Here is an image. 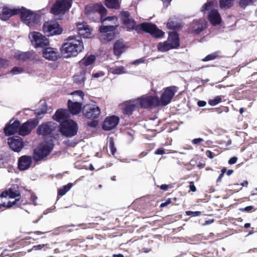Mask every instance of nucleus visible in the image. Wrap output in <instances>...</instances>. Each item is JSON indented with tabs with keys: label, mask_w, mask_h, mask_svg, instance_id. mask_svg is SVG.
Instances as JSON below:
<instances>
[{
	"label": "nucleus",
	"mask_w": 257,
	"mask_h": 257,
	"mask_svg": "<svg viewBox=\"0 0 257 257\" xmlns=\"http://www.w3.org/2000/svg\"><path fill=\"white\" fill-rule=\"evenodd\" d=\"M84 14L89 19L95 22L104 23L106 20L112 21L114 25L100 27V39L103 41H110L115 38L116 35L114 31L119 26L118 19L116 16L103 19L106 15V10L102 5L98 4L87 5L85 7Z\"/></svg>",
	"instance_id": "obj_1"
},
{
	"label": "nucleus",
	"mask_w": 257,
	"mask_h": 257,
	"mask_svg": "<svg viewBox=\"0 0 257 257\" xmlns=\"http://www.w3.org/2000/svg\"><path fill=\"white\" fill-rule=\"evenodd\" d=\"M120 19L125 27L127 29H136L137 31L143 30L155 37H161L165 34L164 32L158 29L155 25L152 23H144L136 26V22L130 18V14L127 12H121Z\"/></svg>",
	"instance_id": "obj_2"
},
{
	"label": "nucleus",
	"mask_w": 257,
	"mask_h": 257,
	"mask_svg": "<svg viewBox=\"0 0 257 257\" xmlns=\"http://www.w3.org/2000/svg\"><path fill=\"white\" fill-rule=\"evenodd\" d=\"M84 49V45L80 39L69 37L60 48L62 55L64 58H70L77 56Z\"/></svg>",
	"instance_id": "obj_3"
},
{
	"label": "nucleus",
	"mask_w": 257,
	"mask_h": 257,
	"mask_svg": "<svg viewBox=\"0 0 257 257\" xmlns=\"http://www.w3.org/2000/svg\"><path fill=\"white\" fill-rule=\"evenodd\" d=\"M71 0H57L51 9L56 19H61L71 7Z\"/></svg>",
	"instance_id": "obj_4"
},
{
	"label": "nucleus",
	"mask_w": 257,
	"mask_h": 257,
	"mask_svg": "<svg viewBox=\"0 0 257 257\" xmlns=\"http://www.w3.org/2000/svg\"><path fill=\"white\" fill-rule=\"evenodd\" d=\"M179 36L175 32L170 33L166 41L159 43L157 46L158 51L166 52L170 49L177 48L179 46Z\"/></svg>",
	"instance_id": "obj_5"
},
{
	"label": "nucleus",
	"mask_w": 257,
	"mask_h": 257,
	"mask_svg": "<svg viewBox=\"0 0 257 257\" xmlns=\"http://www.w3.org/2000/svg\"><path fill=\"white\" fill-rule=\"evenodd\" d=\"M42 31L47 36L51 37L61 34L63 29L56 21L49 20L43 24Z\"/></svg>",
	"instance_id": "obj_6"
},
{
	"label": "nucleus",
	"mask_w": 257,
	"mask_h": 257,
	"mask_svg": "<svg viewBox=\"0 0 257 257\" xmlns=\"http://www.w3.org/2000/svg\"><path fill=\"white\" fill-rule=\"evenodd\" d=\"M29 39L32 46L35 48H44L49 46V40L42 33L38 32H32L29 34Z\"/></svg>",
	"instance_id": "obj_7"
},
{
	"label": "nucleus",
	"mask_w": 257,
	"mask_h": 257,
	"mask_svg": "<svg viewBox=\"0 0 257 257\" xmlns=\"http://www.w3.org/2000/svg\"><path fill=\"white\" fill-rule=\"evenodd\" d=\"M59 132L66 137H72L76 135L78 131L77 124L72 120L69 119L59 126Z\"/></svg>",
	"instance_id": "obj_8"
},
{
	"label": "nucleus",
	"mask_w": 257,
	"mask_h": 257,
	"mask_svg": "<svg viewBox=\"0 0 257 257\" xmlns=\"http://www.w3.org/2000/svg\"><path fill=\"white\" fill-rule=\"evenodd\" d=\"M139 105L144 108H151L159 106V98L156 95H144L137 99Z\"/></svg>",
	"instance_id": "obj_9"
},
{
	"label": "nucleus",
	"mask_w": 257,
	"mask_h": 257,
	"mask_svg": "<svg viewBox=\"0 0 257 257\" xmlns=\"http://www.w3.org/2000/svg\"><path fill=\"white\" fill-rule=\"evenodd\" d=\"M22 21L28 26L33 27L38 24L40 20L39 16L31 10L23 9L21 11Z\"/></svg>",
	"instance_id": "obj_10"
},
{
	"label": "nucleus",
	"mask_w": 257,
	"mask_h": 257,
	"mask_svg": "<svg viewBox=\"0 0 257 257\" xmlns=\"http://www.w3.org/2000/svg\"><path fill=\"white\" fill-rule=\"evenodd\" d=\"M53 145L51 141L41 143L35 150L34 159L39 160L47 156L52 150Z\"/></svg>",
	"instance_id": "obj_11"
},
{
	"label": "nucleus",
	"mask_w": 257,
	"mask_h": 257,
	"mask_svg": "<svg viewBox=\"0 0 257 257\" xmlns=\"http://www.w3.org/2000/svg\"><path fill=\"white\" fill-rule=\"evenodd\" d=\"M0 197L1 198L8 197L12 199H15L14 201H10L7 204L5 203L0 204V208H1L2 207L10 208L16 204V202L19 200L20 198V193L14 188H10L8 191L3 192L1 194Z\"/></svg>",
	"instance_id": "obj_12"
},
{
	"label": "nucleus",
	"mask_w": 257,
	"mask_h": 257,
	"mask_svg": "<svg viewBox=\"0 0 257 257\" xmlns=\"http://www.w3.org/2000/svg\"><path fill=\"white\" fill-rule=\"evenodd\" d=\"M176 91L177 90L175 87H168L165 88L161 96L160 99H159V106H165L169 104Z\"/></svg>",
	"instance_id": "obj_13"
},
{
	"label": "nucleus",
	"mask_w": 257,
	"mask_h": 257,
	"mask_svg": "<svg viewBox=\"0 0 257 257\" xmlns=\"http://www.w3.org/2000/svg\"><path fill=\"white\" fill-rule=\"evenodd\" d=\"M83 115L89 119L97 118L100 114V109L94 104H87L83 107Z\"/></svg>",
	"instance_id": "obj_14"
},
{
	"label": "nucleus",
	"mask_w": 257,
	"mask_h": 257,
	"mask_svg": "<svg viewBox=\"0 0 257 257\" xmlns=\"http://www.w3.org/2000/svg\"><path fill=\"white\" fill-rule=\"evenodd\" d=\"M42 54L43 58L49 61H55L60 58L59 52L56 48L45 47Z\"/></svg>",
	"instance_id": "obj_15"
},
{
	"label": "nucleus",
	"mask_w": 257,
	"mask_h": 257,
	"mask_svg": "<svg viewBox=\"0 0 257 257\" xmlns=\"http://www.w3.org/2000/svg\"><path fill=\"white\" fill-rule=\"evenodd\" d=\"M38 123L36 119H30L25 122L22 126H19V134L25 136L29 134L32 130L34 128Z\"/></svg>",
	"instance_id": "obj_16"
},
{
	"label": "nucleus",
	"mask_w": 257,
	"mask_h": 257,
	"mask_svg": "<svg viewBox=\"0 0 257 257\" xmlns=\"http://www.w3.org/2000/svg\"><path fill=\"white\" fill-rule=\"evenodd\" d=\"M78 33L83 38H90L92 31V28L84 21H79L76 23Z\"/></svg>",
	"instance_id": "obj_17"
},
{
	"label": "nucleus",
	"mask_w": 257,
	"mask_h": 257,
	"mask_svg": "<svg viewBox=\"0 0 257 257\" xmlns=\"http://www.w3.org/2000/svg\"><path fill=\"white\" fill-rule=\"evenodd\" d=\"M8 143L10 147L17 152H20L24 146L22 138L18 136L9 138Z\"/></svg>",
	"instance_id": "obj_18"
},
{
	"label": "nucleus",
	"mask_w": 257,
	"mask_h": 257,
	"mask_svg": "<svg viewBox=\"0 0 257 257\" xmlns=\"http://www.w3.org/2000/svg\"><path fill=\"white\" fill-rule=\"evenodd\" d=\"M57 124L53 122H48L43 123L37 128L39 135L46 136L50 134L56 127Z\"/></svg>",
	"instance_id": "obj_19"
},
{
	"label": "nucleus",
	"mask_w": 257,
	"mask_h": 257,
	"mask_svg": "<svg viewBox=\"0 0 257 257\" xmlns=\"http://www.w3.org/2000/svg\"><path fill=\"white\" fill-rule=\"evenodd\" d=\"M119 120V118L116 116H107L103 122L102 128L105 131H110L116 126Z\"/></svg>",
	"instance_id": "obj_20"
},
{
	"label": "nucleus",
	"mask_w": 257,
	"mask_h": 257,
	"mask_svg": "<svg viewBox=\"0 0 257 257\" xmlns=\"http://www.w3.org/2000/svg\"><path fill=\"white\" fill-rule=\"evenodd\" d=\"M123 113L126 115H131L132 112L139 107V101L137 99H133L124 102L122 104Z\"/></svg>",
	"instance_id": "obj_21"
},
{
	"label": "nucleus",
	"mask_w": 257,
	"mask_h": 257,
	"mask_svg": "<svg viewBox=\"0 0 257 257\" xmlns=\"http://www.w3.org/2000/svg\"><path fill=\"white\" fill-rule=\"evenodd\" d=\"M20 121L18 120H10L9 124L4 128V132L7 136H10L16 133H19Z\"/></svg>",
	"instance_id": "obj_22"
},
{
	"label": "nucleus",
	"mask_w": 257,
	"mask_h": 257,
	"mask_svg": "<svg viewBox=\"0 0 257 257\" xmlns=\"http://www.w3.org/2000/svg\"><path fill=\"white\" fill-rule=\"evenodd\" d=\"M208 20L213 26H217L221 24V17L217 10H212L208 14Z\"/></svg>",
	"instance_id": "obj_23"
},
{
	"label": "nucleus",
	"mask_w": 257,
	"mask_h": 257,
	"mask_svg": "<svg viewBox=\"0 0 257 257\" xmlns=\"http://www.w3.org/2000/svg\"><path fill=\"white\" fill-rule=\"evenodd\" d=\"M68 117L69 113L68 111L66 109H63L58 110L53 116L55 120L60 123H62L63 122L66 121V120H68L69 119H67Z\"/></svg>",
	"instance_id": "obj_24"
},
{
	"label": "nucleus",
	"mask_w": 257,
	"mask_h": 257,
	"mask_svg": "<svg viewBox=\"0 0 257 257\" xmlns=\"http://www.w3.org/2000/svg\"><path fill=\"white\" fill-rule=\"evenodd\" d=\"M206 21L204 19L194 21L191 24V29L196 33H199L206 26Z\"/></svg>",
	"instance_id": "obj_25"
},
{
	"label": "nucleus",
	"mask_w": 257,
	"mask_h": 257,
	"mask_svg": "<svg viewBox=\"0 0 257 257\" xmlns=\"http://www.w3.org/2000/svg\"><path fill=\"white\" fill-rule=\"evenodd\" d=\"M67 105L70 112L73 115L78 114L82 109V103L81 102L68 100Z\"/></svg>",
	"instance_id": "obj_26"
},
{
	"label": "nucleus",
	"mask_w": 257,
	"mask_h": 257,
	"mask_svg": "<svg viewBox=\"0 0 257 257\" xmlns=\"http://www.w3.org/2000/svg\"><path fill=\"white\" fill-rule=\"evenodd\" d=\"M20 12V10L16 9H11L8 7H4L1 15V18L3 20L9 19L11 16Z\"/></svg>",
	"instance_id": "obj_27"
},
{
	"label": "nucleus",
	"mask_w": 257,
	"mask_h": 257,
	"mask_svg": "<svg viewBox=\"0 0 257 257\" xmlns=\"http://www.w3.org/2000/svg\"><path fill=\"white\" fill-rule=\"evenodd\" d=\"M32 159L29 156H22L20 158L19 161V168L21 170H26L28 169L31 166Z\"/></svg>",
	"instance_id": "obj_28"
},
{
	"label": "nucleus",
	"mask_w": 257,
	"mask_h": 257,
	"mask_svg": "<svg viewBox=\"0 0 257 257\" xmlns=\"http://www.w3.org/2000/svg\"><path fill=\"white\" fill-rule=\"evenodd\" d=\"M95 59L96 57L94 55H86L79 61V64L82 68L87 67L93 64Z\"/></svg>",
	"instance_id": "obj_29"
},
{
	"label": "nucleus",
	"mask_w": 257,
	"mask_h": 257,
	"mask_svg": "<svg viewBox=\"0 0 257 257\" xmlns=\"http://www.w3.org/2000/svg\"><path fill=\"white\" fill-rule=\"evenodd\" d=\"M125 50V46L121 40H118L115 42L113 46L114 53L119 56Z\"/></svg>",
	"instance_id": "obj_30"
},
{
	"label": "nucleus",
	"mask_w": 257,
	"mask_h": 257,
	"mask_svg": "<svg viewBox=\"0 0 257 257\" xmlns=\"http://www.w3.org/2000/svg\"><path fill=\"white\" fill-rule=\"evenodd\" d=\"M87 73V69L82 68L79 74L74 76V81L77 83H84L86 79V75Z\"/></svg>",
	"instance_id": "obj_31"
},
{
	"label": "nucleus",
	"mask_w": 257,
	"mask_h": 257,
	"mask_svg": "<svg viewBox=\"0 0 257 257\" xmlns=\"http://www.w3.org/2000/svg\"><path fill=\"white\" fill-rule=\"evenodd\" d=\"M15 58L19 61H25L31 57L30 52H22L20 51L15 52Z\"/></svg>",
	"instance_id": "obj_32"
},
{
	"label": "nucleus",
	"mask_w": 257,
	"mask_h": 257,
	"mask_svg": "<svg viewBox=\"0 0 257 257\" xmlns=\"http://www.w3.org/2000/svg\"><path fill=\"white\" fill-rule=\"evenodd\" d=\"M72 95V99H69L68 100L73 101L81 102L83 100L84 93L81 90L75 91L70 94Z\"/></svg>",
	"instance_id": "obj_33"
},
{
	"label": "nucleus",
	"mask_w": 257,
	"mask_h": 257,
	"mask_svg": "<svg viewBox=\"0 0 257 257\" xmlns=\"http://www.w3.org/2000/svg\"><path fill=\"white\" fill-rule=\"evenodd\" d=\"M235 0H219V4L220 9H227L233 6Z\"/></svg>",
	"instance_id": "obj_34"
},
{
	"label": "nucleus",
	"mask_w": 257,
	"mask_h": 257,
	"mask_svg": "<svg viewBox=\"0 0 257 257\" xmlns=\"http://www.w3.org/2000/svg\"><path fill=\"white\" fill-rule=\"evenodd\" d=\"M217 4V2L216 0H207V2L202 7L201 11L204 12L209 10L215 7Z\"/></svg>",
	"instance_id": "obj_35"
},
{
	"label": "nucleus",
	"mask_w": 257,
	"mask_h": 257,
	"mask_svg": "<svg viewBox=\"0 0 257 257\" xmlns=\"http://www.w3.org/2000/svg\"><path fill=\"white\" fill-rule=\"evenodd\" d=\"M109 71L113 74L116 75H120L126 73L124 67L122 66L110 67L109 69Z\"/></svg>",
	"instance_id": "obj_36"
},
{
	"label": "nucleus",
	"mask_w": 257,
	"mask_h": 257,
	"mask_svg": "<svg viewBox=\"0 0 257 257\" xmlns=\"http://www.w3.org/2000/svg\"><path fill=\"white\" fill-rule=\"evenodd\" d=\"M105 5L109 8L118 9L119 7L118 0H105Z\"/></svg>",
	"instance_id": "obj_37"
},
{
	"label": "nucleus",
	"mask_w": 257,
	"mask_h": 257,
	"mask_svg": "<svg viewBox=\"0 0 257 257\" xmlns=\"http://www.w3.org/2000/svg\"><path fill=\"white\" fill-rule=\"evenodd\" d=\"M72 186V184L69 183L67 185L63 186L62 188L60 189L58 191V194L63 196L68 191Z\"/></svg>",
	"instance_id": "obj_38"
},
{
	"label": "nucleus",
	"mask_w": 257,
	"mask_h": 257,
	"mask_svg": "<svg viewBox=\"0 0 257 257\" xmlns=\"http://www.w3.org/2000/svg\"><path fill=\"white\" fill-rule=\"evenodd\" d=\"M222 98L220 96H216L213 99H210L208 103L211 106H214L219 103L221 101Z\"/></svg>",
	"instance_id": "obj_39"
},
{
	"label": "nucleus",
	"mask_w": 257,
	"mask_h": 257,
	"mask_svg": "<svg viewBox=\"0 0 257 257\" xmlns=\"http://www.w3.org/2000/svg\"><path fill=\"white\" fill-rule=\"evenodd\" d=\"M256 2H257V0H240L239 6L241 7H245Z\"/></svg>",
	"instance_id": "obj_40"
},
{
	"label": "nucleus",
	"mask_w": 257,
	"mask_h": 257,
	"mask_svg": "<svg viewBox=\"0 0 257 257\" xmlns=\"http://www.w3.org/2000/svg\"><path fill=\"white\" fill-rule=\"evenodd\" d=\"M24 71V69L23 68L15 67L10 71L11 73L14 75H17L23 73Z\"/></svg>",
	"instance_id": "obj_41"
},
{
	"label": "nucleus",
	"mask_w": 257,
	"mask_h": 257,
	"mask_svg": "<svg viewBox=\"0 0 257 257\" xmlns=\"http://www.w3.org/2000/svg\"><path fill=\"white\" fill-rule=\"evenodd\" d=\"M10 65L9 62L5 59H0V69L6 68Z\"/></svg>",
	"instance_id": "obj_42"
},
{
	"label": "nucleus",
	"mask_w": 257,
	"mask_h": 257,
	"mask_svg": "<svg viewBox=\"0 0 257 257\" xmlns=\"http://www.w3.org/2000/svg\"><path fill=\"white\" fill-rule=\"evenodd\" d=\"M109 147L111 154L114 155L115 152H116V149L114 146V143L112 139H110L109 141Z\"/></svg>",
	"instance_id": "obj_43"
},
{
	"label": "nucleus",
	"mask_w": 257,
	"mask_h": 257,
	"mask_svg": "<svg viewBox=\"0 0 257 257\" xmlns=\"http://www.w3.org/2000/svg\"><path fill=\"white\" fill-rule=\"evenodd\" d=\"M216 56H217V55L216 53L211 54L207 55L206 57H205L204 58H203L202 59V61H207L214 60V59H215Z\"/></svg>",
	"instance_id": "obj_44"
},
{
	"label": "nucleus",
	"mask_w": 257,
	"mask_h": 257,
	"mask_svg": "<svg viewBox=\"0 0 257 257\" xmlns=\"http://www.w3.org/2000/svg\"><path fill=\"white\" fill-rule=\"evenodd\" d=\"M167 27L169 29H175L177 28V24L175 23L174 22L172 21H169L167 24Z\"/></svg>",
	"instance_id": "obj_45"
},
{
	"label": "nucleus",
	"mask_w": 257,
	"mask_h": 257,
	"mask_svg": "<svg viewBox=\"0 0 257 257\" xmlns=\"http://www.w3.org/2000/svg\"><path fill=\"white\" fill-rule=\"evenodd\" d=\"M186 214L187 215H191L192 216H197L200 215L201 212L200 211H187L186 212Z\"/></svg>",
	"instance_id": "obj_46"
},
{
	"label": "nucleus",
	"mask_w": 257,
	"mask_h": 257,
	"mask_svg": "<svg viewBox=\"0 0 257 257\" xmlns=\"http://www.w3.org/2000/svg\"><path fill=\"white\" fill-rule=\"evenodd\" d=\"M105 75L104 73L102 71H99L94 73L92 75V77L94 78H97L98 77H102Z\"/></svg>",
	"instance_id": "obj_47"
},
{
	"label": "nucleus",
	"mask_w": 257,
	"mask_h": 257,
	"mask_svg": "<svg viewBox=\"0 0 257 257\" xmlns=\"http://www.w3.org/2000/svg\"><path fill=\"white\" fill-rule=\"evenodd\" d=\"M45 246V244H39L37 245H34L33 247V249L34 250H41Z\"/></svg>",
	"instance_id": "obj_48"
},
{
	"label": "nucleus",
	"mask_w": 257,
	"mask_h": 257,
	"mask_svg": "<svg viewBox=\"0 0 257 257\" xmlns=\"http://www.w3.org/2000/svg\"><path fill=\"white\" fill-rule=\"evenodd\" d=\"M171 203V200L170 199H168L166 202L161 203L160 205L161 207H164L168 205Z\"/></svg>",
	"instance_id": "obj_49"
},
{
	"label": "nucleus",
	"mask_w": 257,
	"mask_h": 257,
	"mask_svg": "<svg viewBox=\"0 0 257 257\" xmlns=\"http://www.w3.org/2000/svg\"><path fill=\"white\" fill-rule=\"evenodd\" d=\"M203 141L201 138L195 139L192 140V143L194 144H198Z\"/></svg>",
	"instance_id": "obj_50"
},
{
	"label": "nucleus",
	"mask_w": 257,
	"mask_h": 257,
	"mask_svg": "<svg viewBox=\"0 0 257 257\" xmlns=\"http://www.w3.org/2000/svg\"><path fill=\"white\" fill-rule=\"evenodd\" d=\"M237 158L235 157H232L228 161V163L229 164H234L237 161Z\"/></svg>",
	"instance_id": "obj_51"
},
{
	"label": "nucleus",
	"mask_w": 257,
	"mask_h": 257,
	"mask_svg": "<svg viewBox=\"0 0 257 257\" xmlns=\"http://www.w3.org/2000/svg\"><path fill=\"white\" fill-rule=\"evenodd\" d=\"M165 153L164 150L163 149H158L156 150L155 154L156 155H163Z\"/></svg>",
	"instance_id": "obj_52"
},
{
	"label": "nucleus",
	"mask_w": 257,
	"mask_h": 257,
	"mask_svg": "<svg viewBox=\"0 0 257 257\" xmlns=\"http://www.w3.org/2000/svg\"><path fill=\"white\" fill-rule=\"evenodd\" d=\"M189 187L190 190L193 192H195L196 190V187L193 182H190Z\"/></svg>",
	"instance_id": "obj_53"
},
{
	"label": "nucleus",
	"mask_w": 257,
	"mask_h": 257,
	"mask_svg": "<svg viewBox=\"0 0 257 257\" xmlns=\"http://www.w3.org/2000/svg\"><path fill=\"white\" fill-rule=\"evenodd\" d=\"M252 208H253V206H247V207H246L245 208L240 209V210H241L242 211H249Z\"/></svg>",
	"instance_id": "obj_54"
},
{
	"label": "nucleus",
	"mask_w": 257,
	"mask_h": 257,
	"mask_svg": "<svg viewBox=\"0 0 257 257\" xmlns=\"http://www.w3.org/2000/svg\"><path fill=\"white\" fill-rule=\"evenodd\" d=\"M198 105L200 107H203L206 105V102L204 101L200 100L197 102Z\"/></svg>",
	"instance_id": "obj_55"
},
{
	"label": "nucleus",
	"mask_w": 257,
	"mask_h": 257,
	"mask_svg": "<svg viewBox=\"0 0 257 257\" xmlns=\"http://www.w3.org/2000/svg\"><path fill=\"white\" fill-rule=\"evenodd\" d=\"M168 188V186L167 185L163 184L160 186V189L163 190H167Z\"/></svg>",
	"instance_id": "obj_56"
},
{
	"label": "nucleus",
	"mask_w": 257,
	"mask_h": 257,
	"mask_svg": "<svg viewBox=\"0 0 257 257\" xmlns=\"http://www.w3.org/2000/svg\"><path fill=\"white\" fill-rule=\"evenodd\" d=\"M107 22V23H106V25L105 26H112V25H114V24L113 23L112 21H105L104 22Z\"/></svg>",
	"instance_id": "obj_57"
},
{
	"label": "nucleus",
	"mask_w": 257,
	"mask_h": 257,
	"mask_svg": "<svg viewBox=\"0 0 257 257\" xmlns=\"http://www.w3.org/2000/svg\"><path fill=\"white\" fill-rule=\"evenodd\" d=\"M144 60L143 59H140L139 60H137L133 62L134 64H138L140 63H143L144 62Z\"/></svg>",
	"instance_id": "obj_58"
},
{
	"label": "nucleus",
	"mask_w": 257,
	"mask_h": 257,
	"mask_svg": "<svg viewBox=\"0 0 257 257\" xmlns=\"http://www.w3.org/2000/svg\"><path fill=\"white\" fill-rule=\"evenodd\" d=\"M224 174L221 173L220 174V175L219 176L218 179H217V182H220L221 179H222V178L223 177Z\"/></svg>",
	"instance_id": "obj_59"
},
{
	"label": "nucleus",
	"mask_w": 257,
	"mask_h": 257,
	"mask_svg": "<svg viewBox=\"0 0 257 257\" xmlns=\"http://www.w3.org/2000/svg\"><path fill=\"white\" fill-rule=\"evenodd\" d=\"M248 185V182L246 181H243V182H242L241 184V185L242 186V187H247Z\"/></svg>",
	"instance_id": "obj_60"
},
{
	"label": "nucleus",
	"mask_w": 257,
	"mask_h": 257,
	"mask_svg": "<svg viewBox=\"0 0 257 257\" xmlns=\"http://www.w3.org/2000/svg\"><path fill=\"white\" fill-rule=\"evenodd\" d=\"M171 1L172 0H164L163 1V2H164V5L166 4L167 6H168L170 4V3L171 2Z\"/></svg>",
	"instance_id": "obj_61"
},
{
	"label": "nucleus",
	"mask_w": 257,
	"mask_h": 257,
	"mask_svg": "<svg viewBox=\"0 0 257 257\" xmlns=\"http://www.w3.org/2000/svg\"><path fill=\"white\" fill-rule=\"evenodd\" d=\"M113 257H124L123 255L121 254H113Z\"/></svg>",
	"instance_id": "obj_62"
},
{
	"label": "nucleus",
	"mask_w": 257,
	"mask_h": 257,
	"mask_svg": "<svg viewBox=\"0 0 257 257\" xmlns=\"http://www.w3.org/2000/svg\"><path fill=\"white\" fill-rule=\"evenodd\" d=\"M233 172V171L231 170H229L227 172V174L228 175H231Z\"/></svg>",
	"instance_id": "obj_63"
},
{
	"label": "nucleus",
	"mask_w": 257,
	"mask_h": 257,
	"mask_svg": "<svg viewBox=\"0 0 257 257\" xmlns=\"http://www.w3.org/2000/svg\"><path fill=\"white\" fill-rule=\"evenodd\" d=\"M250 226V223H245L244 224V227L246 228L249 227Z\"/></svg>",
	"instance_id": "obj_64"
}]
</instances>
